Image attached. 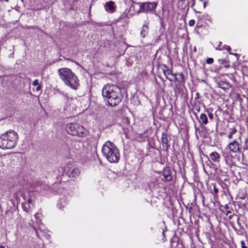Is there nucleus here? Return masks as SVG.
Returning a JSON list of instances; mask_svg holds the SVG:
<instances>
[{"mask_svg":"<svg viewBox=\"0 0 248 248\" xmlns=\"http://www.w3.org/2000/svg\"><path fill=\"white\" fill-rule=\"evenodd\" d=\"M130 123V120L127 117L125 116L123 118L122 123L124 124H128Z\"/></svg>","mask_w":248,"mask_h":248,"instance_id":"obj_25","label":"nucleus"},{"mask_svg":"<svg viewBox=\"0 0 248 248\" xmlns=\"http://www.w3.org/2000/svg\"><path fill=\"white\" fill-rule=\"evenodd\" d=\"M157 5V2H146L140 4V11L141 12H153Z\"/></svg>","mask_w":248,"mask_h":248,"instance_id":"obj_5","label":"nucleus"},{"mask_svg":"<svg viewBox=\"0 0 248 248\" xmlns=\"http://www.w3.org/2000/svg\"><path fill=\"white\" fill-rule=\"evenodd\" d=\"M223 49H225L227 50V51H228L229 52H230V51H231V48L230 46H225H225H223Z\"/></svg>","mask_w":248,"mask_h":248,"instance_id":"obj_32","label":"nucleus"},{"mask_svg":"<svg viewBox=\"0 0 248 248\" xmlns=\"http://www.w3.org/2000/svg\"><path fill=\"white\" fill-rule=\"evenodd\" d=\"M222 43L221 42H219L218 43V45L217 47H216V49L218 50H221L223 49V46H221Z\"/></svg>","mask_w":248,"mask_h":248,"instance_id":"obj_27","label":"nucleus"},{"mask_svg":"<svg viewBox=\"0 0 248 248\" xmlns=\"http://www.w3.org/2000/svg\"><path fill=\"white\" fill-rule=\"evenodd\" d=\"M148 30V26L146 24L144 25L142 28V30L140 32V35L142 37H144L147 34Z\"/></svg>","mask_w":248,"mask_h":248,"instance_id":"obj_23","label":"nucleus"},{"mask_svg":"<svg viewBox=\"0 0 248 248\" xmlns=\"http://www.w3.org/2000/svg\"><path fill=\"white\" fill-rule=\"evenodd\" d=\"M68 203V201L67 200V198L65 196H63L62 197H61L59 200L58 201V207L60 209H62L63 208L65 207V206Z\"/></svg>","mask_w":248,"mask_h":248,"instance_id":"obj_17","label":"nucleus"},{"mask_svg":"<svg viewBox=\"0 0 248 248\" xmlns=\"http://www.w3.org/2000/svg\"><path fill=\"white\" fill-rule=\"evenodd\" d=\"M214 191L215 194H217L218 192V189L215 186H214Z\"/></svg>","mask_w":248,"mask_h":248,"instance_id":"obj_39","label":"nucleus"},{"mask_svg":"<svg viewBox=\"0 0 248 248\" xmlns=\"http://www.w3.org/2000/svg\"><path fill=\"white\" fill-rule=\"evenodd\" d=\"M41 85H38V86L37 87L36 90L37 91H39L41 89Z\"/></svg>","mask_w":248,"mask_h":248,"instance_id":"obj_41","label":"nucleus"},{"mask_svg":"<svg viewBox=\"0 0 248 248\" xmlns=\"http://www.w3.org/2000/svg\"><path fill=\"white\" fill-rule=\"evenodd\" d=\"M163 175L165 180L167 181H170L172 179L171 170L169 168H166L164 169Z\"/></svg>","mask_w":248,"mask_h":248,"instance_id":"obj_18","label":"nucleus"},{"mask_svg":"<svg viewBox=\"0 0 248 248\" xmlns=\"http://www.w3.org/2000/svg\"><path fill=\"white\" fill-rule=\"evenodd\" d=\"M163 73L168 79H169L170 81H172V78L169 77L170 76H172L173 75H174V74L172 73V71L171 70H170L169 68H167L166 69L163 71Z\"/></svg>","mask_w":248,"mask_h":248,"instance_id":"obj_21","label":"nucleus"},{"mask_svg":"<svg viewBox=\"0 0 248 248\" xmlns=\"http://www.w3.org/2000/svg\"><path fill=\"white\" fill-rule=\"evenodd\" d=\"M177 75L178 76L179 79V82L180 83L184 84L185 80H184V75L182 73H180L178 74H177Z\"/></svg>","mask_w":248,"mask_h":248,"instance_id":"obj_24","label":"nucleus"},{"mask_svg":"<svg viewBox=\"0 0 248 248\" xmlns=\"http://www.w3.org/2000/svg\"><path fill=\"white\" fill-rule=\"evenodd\" d=\"M195 23V20L193 19H191L189 21L188 24L190 26L192 27L194 25Z\"/></svg>","mask_w":248,"mask_h":248,"instance_id":"obj_31","label":"nucleus"},{"mask_svg":"<svg viewBox=\"0 0 248 248\" xmlns=\"http://www.w3.org/2000/svg\"><path fill=\"white\" fill-rule=\"evenodd\" d=\"M102 94L110 107L117 106L122 99L121 89L115 85H105L102 90Z\"/></svg>","mask_w":248,"mask_h":248,"instance_id":"obj_1","label":"nucleus"},{"mask_svg":"<svg viewBox=\"0 0 248 248\" xmlns=\"http://www.w3.org/2000/svg\"><path fill=\"white\" fill-rule=\"evenodd\" d=\"M104 156L110 163H117L120 159V154L116 146L109 141L105 142L102 148Z\"/></svg>","mask_w":248,"mask_h":248,"instance_id":"obj_4","label":"nucleus"},{"mask_svg":"<svg viewBox=\"0 0 248 248\" xmlns=\"http://www.w3.org/2000/svg\"><path fill=\"white\" fill-rule=\"evenodd\" d=\"M0 248H5L3 246H0Z\"/></svg>","mask_w":248,"mask_h":248,"instance_id":"obj_44","label":"nucleus"},{"mask_svg":"<svg viewBox=\"0 0 248 248\" xmlns=\"http://www.w3.org/2000/svg\"><path fill=\"white\" fill-rule=\"evenodd\" d=\"M195 128L196 129V133L198 132L201 135L204 136L206 133H208L210 132L209 130H207L205 127V125H194Z\"/></svg>","mask_w":248,"mask_h":248,"instance_id":"obj_12","label":"nucleus"},{"mask_svg":"<svg viewBox=\"0 0 248 248\" xmlns=\"http://www.w3.org/2000/svg\"><path fill=\"white\" fill-rule=\"evenodd\" d=\"M128 129V128H127V127H123V130H124V133L125 135V137L127 138H129L128 137V136H129L128 132L126 131V129Z\"/></svg>","mask_w":248,"mask_h":248,"instance_id":"obj_29","label":"nucleus"},{"mask_svg":"<svg viewBox=\"0 0 248 248\" xmlns=\"http://www.w3.org/2000/svg\"><path fill=\"white\" fill-rule=\"evenodd\" d=\"M229 149L230 152L236 153L240 150V145L239 143L236 140L229 143L226 148V150Z\"/></svg>","mask_w":248,"mask_h":248,"instance_id":"obj_9","label":"nucleus"},{"mask_svg":"<svg viewBox=\"0 0 248 248\" xmlns=\"http://www.w3.org/2000/svg\"><path fill=\"white\" fill-rule=\"evenodd\" d=\"M241 244L242 248H247V247L245 245V242L244 241H242L241 242Z\"/></svg>","mask_w":248,"mask_h":248,"instance_id":"obj_38","label":"nucleus"},{"mask_svg":"<svg viewBox=\"0 0 248 248\" xmlns=\"http://www.w3.org/2000/svg\"><path fill=\"white\" fill-rule=\"evenodd\" d=\"M58 74L64 84L73 90H77L79 86L77 76L69 68H62L58 70Z\"/></svg>","mask_w":248,"mask_h":248,"instance_id":"obj_2","label":"nucleus"},{"mask_svg":"<svg viewBox=\"0 0 248 248\" xmlns=\"http://www.w3.org/2000/svg\"><path fill=\"white\" fill-rule=\"evenodd\" d=\"M206 62L207 64H212L214 62V59L212 58H209L206 59Z\"/></svg>","mask_w":248,"mask_h":248,"instance_id":"obj_28","label":"nucleus"},{"mask_svg":"<svg viewBox=\"0 0 248 248\" xmlns=\"http://www.w3.org/2000/svg\"><path fill=\"white\" fill-rule=\"evenodd\" d=\"M229 131L228 132L230 133H231V134H232V135H233L234 133H235L236 132V131H237L235 127H234V126H232L231 128H229Z\"/></svg>","mask_w":248,"mask_h":248,"instance_id":"obj_26","label":"nucleus"},{"mask_svg":"<svg viewBox=\"0 0 248 248\" xmlns=\"http://www.w3.org/2000/svg\"><path fill=\"white\" fill-rule=\"evenodd\" d=\"M203 6H204V8H205V7H206V2H203Z\"/></svg>","mask_w":248,"mask_h":248,"instance_id":"obj_42","label":"nucleus"},{"mask_svg":"<svg viewBox=\"0 0 248 248\" xmlns=\"http://www.w3.org/2000/svg\"><path fill=\"white\" fill-rule=\"evenodd\" d=\"M188 4L191 7H193L195 4V0H190L188 2Z\"/></svg>","mask_w":248,"mask_h":248,"instance_id":"obj_30","label":"nucleus"},{"mask_svg":"<svg viewBox=\"0 0 248 248\" xmlns=\"http://www.w3.org/2000/svg\"><path fill=\"white\" fill-rule=\"evenodd\" d=\"M228 135L227 136L228 138L229 139H231L232 138V135L231 134V133H228Z\"/></svg>","mask_w":248,"mask_h":248,"instance_id":"obj_40","label":"nucleus"},{"mask_svg":"<svg viewBox=\"0 0 248 248\" xmlns=\"http://www.w3.org/2000/svg\"><path fill=\"white\" fill-rule=\"evenodd\" d=\"M161 140H162V146H163V148L166 151H167L170 147V145L168 144L169 140H168L167 135L165 132H163L162 134Z\"/></svg>","mask_w":248,"mask_h":248,"instance_id":"obj_13","label":"nucleus"},{"mask_svg":"<svg viewBox=\"0 0 248 248\" xmlns=\"http://www.w3.org/2000/svg\"><path fill=\"white\" fill-rule=\"evenodd\" d=\"M222 156L226 165L229 167L232 166L233 164L232 158L230 151L226 150V149L222 151Z\"/></svg>","mask_w":248,"mask_h":248,"instance_id":"obj_8","label":"nucleus"},{"mask_svg":"<svg viewBox=\"0 0 248 248\" xmlns=\"http://www.w3.org/2000/svg\"><path fill=\"white\" fill-rule=\"evenodd\" d=\"M199 122L200 123H203V124H206L208 122V118L206 114H202L200 116Z\"/></svg>","mask_w":248,"mask_h":248,"instance_id":"obj_22","label":"nucleus"},{"mask_svg":"<svg viewBox=\"0 0 248 248\" xmlns=\"http://www.w3.org/2000/svg\"><path fill=\"white\" fill-rule=\"evenodd\" d=\"M151 188V190L152 191H153V192L155 191V192H158V190H157V188L156 187H151V185H150L149 186Z\"/></svg>","mask_w":248,"mask_h":248,"instance_id":"obj_34","label":"nucleus"},{"mask_svg":"<svg viewBox=\"0 0 248 248\" xmlns=\"http://www.w3.org/2000/svg\"><path fill=\"white\" fill-rule=\"evenodd\" d=\"M77 130L78 131L77 132H74V134L79 137H83L87 133V130L82 125H81V126H78Z\"/></svg>","mask_w":248,"mask_h":248,"instance_id":"obj_16","label":"nucleus"},{"mask_svg":"<svg viewBox=\"0 0 248 248\" xmlns=\"http://www.w3.org/2000/svg\"><path fill=\"white\" fill-rule=\"evenodd\" d=\"M33 206L32 200L31 198H28V200L25 201L22 204L23 210L27 212H30Z\"/></svg>","mask_w":248,"mask_h":248,"instance_id":"obj_10","label":"nucleus"},{"mask_svg":"<svg viewBox=\"0 0 248 248\" xmlns=\"http://www.w3.org/2000/svg\"><path fill=\"white\" fill-rule=\"evenodd\" d=\"M214 116L213 114L211 113H208V118L210 120H212L213 119Z\"/></svg>","mask_w":248,"mask_h":248,"instance_id":"obj_37","label":"nucleus"},{"mask_svg":"<svg viewBox=\"0 0 248 248\" xmlns=\"http://www.w3.org/2000/svg\"><path fill=\"white\" fill-rule=\"evenodd\" d=\"M153 133V130L151 128H148L145 130L143 133H138L133 139V140L138 142L145 141Z\"/></svg>","mask_w":248,"mask_h":248,"instance_id":"obj_7","label":"nucleus"},{"mask_svg":"<svg viewBox=\"0 0 248 248\" xmlns=\"http://www.w3.org/2000/svg\"><path fill=\"white\" fill-rule=\"evenodd\" d=\"M32 227L33 228V229H34V231H35V233H36V236H37L38 238H39V235L38 232L37 231V230L36 228L35 227H34L33 226H32Z\"/></svg>","mask_w":248,"mask_h":248,"instance_id":"obj_36","label":"nucleus"},{"mask_svg":"<svg viewBox=\"0 0 248 248\" xmlns=\"http://www.w3.org/2000/svg\"><path fill=\"white\" fill-rule=\"evenodd\" d=\"M126 126H128V127L131 129L132 127L130 126V125H126Z\"/></svg>","mask_w":248,"mask_h":248,"instance_id":"obj_43","label":"nucleus"},{"mask_svg":"<svg viewBox=\"0 0 248 248\" xmlns=\"http://www.w3.org/2000/svg\"><path fill=\"white\" fill-rule=\"evenodd\" d=\"M209 157L212 161L217 163L219 161L220 155L217 152H213L210 154Z\"/></svg>","mask_w":248,"mask_h":248,"instance_id":"obj_19","label":"nucleus"},{"mask_svg":"<svg viewBox=\"0 0 248 248\" xmlns=\"http://www.w3.org/2000/svg\"><path fill=\"white\" fill-rule=\"evenodd\" d=\"M34 217L36 219L37 224L38 225L39 230L44 233V235H46V237L48 238L50 237V235L47 234L48 231L46 229H44V227L42 224L40 223V220L38 219V214L36 213L34 215Z\"/></svg>","mask_w":248,"mask_h":248,"instance_id":"obj_11","label":"nucleus"},{"mask_svg":"<svg viewBox=\"0 0 248 248\" xmlns=\"http://www.w3.org/2000/svg\"><path fill=\"white\" fill-rule=\"evenodd\" d=\"M78 126H81V125H66V131L70 135L77 136V135L74 134V132L78 131L77 127Z\"/></svg>","mask_w":248,"mask_h":248,"instance_id":"obj_15","label":"nucleus"},{"mask_svg":"<svg viewBox=\"0 0 248 248\" xmlns=\"http://www.w3.org/2000/svg\"><path fill=\"white\" fill-rule=\"evenodd\" d=\"M247 128H248V125H247Z\"/></svg>","mask_w":248,"mask_h":248,"instance_id":"obj_46","label":"nucleus"},{"mask_svg":"<svg viewBox=\"0 0 248 248\" xmlns=\"http://www.w3.org/2000/svg\"><path fill=\"white\" fill-rule=\"evenodd\" d=\"M163 235H164V232H163Z\"/></svg>","mask_w":248,"mask_h":248,"instance_id":"obj_45","label":"nucleus"},{"mask_svg":"<svg viewBox=\"0 0 248 248\" xmlns=\"http://www.w3.org/2000/svg\"><path fill=\"white\" fill-rule=\"evenodd\" d=\"M61 170L63 171L62 174L67 175L70 177L75 178L78 176L80 173V170L78 168L70 169L68 166H65L64 169L61 168Z\"/></svg>","mask_w":248,"mask_h":248,"instance_id":"obj_6","label":"nucleus"},{"mask_svg":"<svg viewBox=\"0 0 248 248\" xmlns=\"http://www.w3.org/2000/svg\"><path fill=\"white\" fill-rule=\"evenodd\" d=\"M18 135L16 131L10 130L0 135V148L3 150L11 149L16 145Z\"/></svg>","mask_w":248,"mask_h":248,"instance_id":"obj_3","label":"nucleus"},{"mask_svg":"<svg viewBox=\"0 0 248 248\" xmlns=\"http://www.w3.org/2000/svg\"><path fill=\"white\" fill-rule=\"evenodd\" d=\"M184 84L180 83L179 82L178 84H175V88L174 89V92L178 94H183V85Z\"/></svg>","mask_w":248,"mask_h":248,"instance_id":"obj_20","label":"nucleus"},{"mask_svg":"<svg viewBox=\"0 0 248 248\" xmlns=\"http://www.w3.org/2000/svg\"><path fill=\"white\" fill-rule=\"evenodd\" d=\"M114 2L112 1L107 2L105 5V10L108 13H113L115 11Z\"/></svg>","mask_w":248,"mask_h":248,"instance_id":"obj_14","label":"nucleus"},{"mask_svg":"<svg viewBox=\"0 0 248 248\" xmlns=\"http://www.w3.org/2000/svg\"><path fill=\"white\" fill-rule=\"evenodd\" d=\"M32 85L33 86L39 85L38 80V79L34 80L32 82Z\"/></svg>","mask_w":248,"mask_h":248,"instance_id":"obj_33","label":"nucleus"},{"mask_svg":"<svg viewBox=\"0 0 248 248\" xmlns=\"http://www.w3.org/2000/svg\"><path fill=\"white\" fill-rule=\"evenodd\" d=\"M173 77H174V79H175V80L177 82H179V78L177 77V74H174V75H173L172 76Z\"/></svg>","mask_w":248,"mask_h":248,"instance_id":"obj_35","label":"nucleus"}]
</instances>
